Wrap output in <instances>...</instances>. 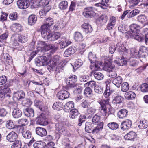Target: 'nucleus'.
Wrapping results in <instances>:
<instances>
[{
	"instance_id": "obj_1",
	"label": "nucleus",
	"mask_w": 148,
	"mask_h": 148,
	"mask_svg": "<svg viewBox=\"0 0 148 148\" xmlns=\"http://www.w3.org/2000/svg\"><path fill=\"white\" fill-rule=\"evenodd\" d=\"M116 48L119 51L120 56H118L117 59H119V65L122 66L126 64L127 63V61L125 58L127 54L128 53V50L125 47L123 44L120 43L117 44Z\"/></svg>"
},
{
	"instance_id": "obj_2",
	"label": "nucleus",
	"mask_w": 148,
	"mask_h": 148,
	"mask_svg": "<svg viewBox=\"0 0 148 148\" xmlns=\"http://www.w3.org/2000/svg\"><path fill=\"white\" fill-rule=\"evenodd\" d=\"M18 104L16 102L12 103L11 104V107L13 110L12 112V115L15 118H18L22 115L21 110L17 108Z\"/></svg>"
},
{
	"instance_id": "obj_3",
	"label": "nucleus",
	"mask_w": 148,
	"mask_h": 148,
	"mask_svg": "<svg viewBox=\"0 0 148 148\" xmlns=\"http://www.w3.org/2000/svg\"><path fill=\"white\" fill-rule=\"evenodd\" d=\"M95 8L92 7H88L85 8L82 14L84 16L87 18H90L94 16L96 13Z\"/></svg>"
},
{
	"instance_id": "obj_4",
	"label": "nucleus",
	"mask_w": 148,
	"mask_h": 148,
	"mask_svg": "<svg viewBox=\"0 0 148 148\" xmlns=\"http://www.w3.org/2000/svg\"><path fill=\"white\" fill-rule=\"evenodd\" d=\"M124 100V98L123 97L120 95H117L114 97L112 103L115 105V108L118 109L122 107Z\"/></svg>"
},
{
	"instance_id": "obj_5",
	"label": "nucleus",
	"mask_w": 148,
	"mask_h": 148,
	"mask_svg": "<svg viewBox=\"0 0 148 148\" xmlns=\"http://www.w3.org/2000/svg\"><path fill=\"white\" fill-rule=\"evenodd\" d=\"M35 64L38 66H46L48 64L47 58L45 56H42L38 58H36Z\"/></svg>"
},
{
	"instance_id": "obj_6",
	"label": "nucleus",
	"mask_w": 148,
	"mask_h": 148,
	"mask_svg": "<svg viewBox=\"0 0 148 148\" xmlns=\"http://www.w3.org/2000/svg\"><path fill=\"white\" fill-rule=\"evenodd\" d=\"M77 80V77L75 75H70L65 79V81L68 85L70 86L71 87H75L77 85L75 82Z\"/></svg>"
},
{
	"instance_id": "obj_7",
	"label": "nucleus",
	"mask_w": 148,
	"mask_h": 148,
	"mask_svg": "<svg viewBox=\"0 0 148 148\" xmlns=\"http://www.w3.org/2000/svg\"><path fill=\"white\" fill-rule=\"evenodd\" d=\"M25 97V93L22 90L14 92L13 99L15 101L21 100L24 98Z\"/></svg>"
},
{
	"instance_id": "obj_8",
	"label": "nucleus",
	"mask_w": 148,
	"mask_h": 148,
	"mask_svg": "<svg viewBox=\"0 0 148 148\" xmlns=\"http://www.w3.org/2000/svg\"><path fill=\"white\" fill-rule=\"evenodd\" d=\"M84 95L86 97L92 100L95 99V96L92 93V90L90 87H87L84 90Z\"/></svg>"
},
{
	"instance_id": "obj_9",
	"label": "nucleus",
	"mask_w": 148,
	"mask_h": 148,
	"mask_svg": "<svg viewBox=\"0 0 148 148\" xmlns=\"http://www.w3.org/2000/svg\"><path fill=\"white\" fill-rule=\"evenodd\" d=\"M132 125L131 121L129 119H126L121 123V129L123 131L129 129L131 127Z\"/></svg>"
},
{
	"instance_id": "obj_10",
	"label": "nucleus",
	"mask_w": 148,
	"mask_h": 148,
	"mask_svg": "<svg viewBox=\"0 0 148 148\" xmlns=\"http://www.w3.org/2000/svg\"><path fill=\"white\" fill-rule=\"evenodd\" d=\"M69 93L65 90H61L58 92L57 94V97L59 99L64 100L68 98Z\"/></svg>"
},
{
	"instance_id": "obj_11",
	"label": "nucleus",
	"mask_w": 148,
	"mask_h": 148,
	"mask_svg": "<svg viewBox=\"0 0 148 148\" xmlns=\"http://www.w3.org/2000/svg\"><path fill=\"white\" fill-rule=\"evenodd\" d=\"M35 130L36 134L41 137H44L47 135V131L44 128L38 127L36 128Z\"/></svg>"
},
{
	"instance_id": "obj_12",
	"label": "nucleus",
	"mask_w": 148,
	"mask_h": 148,
	"mask_svg": "<svg viewBox=\"0 0 148 148\" xmlns=\"http://www.w3.org/2000/svg\"><path fill=\"white\" fill-rule=\"evenodd\" d=\"M17 134L13 131L9 133L6 136L7 139L10 142H13L17 138Z\"/></svg>"
},
{
	"instance_id": "obj_13",
	"label": "nucleus",
	"mask_w": 148,
	"mask_h": 148,
	"mask_svg": "<svg viewBox=\"0 0 148 148\" xmlns=\"http://www.w3.org/2000/svg\"><path fill=\"white\" fill-rule=\"evenodd\" d=\"M139 51L141 57L145 58L148 55V50L147 48L144 46H142L140 47Z\"/></svg>"
},
{
	"instance_id": "obj_14",
	"label": "nucleus",
	"mask_w": 148,
	"mask_h": 148,
	"mask_svg": "<svg viewBox=\"0 0 148 148\" xmlns=\"http://www.w3.org/2000/svg\"><path fill=\"white\" fill-rule=\"evenodd\" d=\"M17 4L19 8L21 9H26L29 6L28 3H27L25 0H18L17 2Z\"/></svg>"
},
{
	"instance_id": "obj_15",
	"label": "nucleus",
	"mask_w": 148,
	"mask_h": 148,
	"mask_svg": "<svg viewBox=\"0 0 148 148\" xmlns=\"http://www.w3.org/2000/svg\"><path fill=\"white\" fill-rule=\"evenodd\" d=\"M24 114L28 117H33L34 116V110L31 108H27L23 110Z\"/></svg>"
},
{
	"instance_id": "obj_16",
	"label": "nucleus",
	"mask_w": 148,
	"mask_h": 148,
	"mask_svg": "<svg viewBox=\"0 0 148 148\" xmlns=\"http://www.w3.org/2000/svg\"><path fill=\"white\" fill-rule=\"evenodd\" d=\"M138 126L140 129H145L148 126V121L145 119L141 120L138 123Z\"/></svg>"
},
{
	"instance_id": "obj_17",
	"label": "nucleus",
	"mask_w": 148,
	"mask_h": 148,
	"mask_svg": "<svg viewBox=\"0 0 148 148\" xmlns=\"http://www.w3.org/2000/svg\"><path fill=\"white\" fill-rule=\"evenodd\" d=\"M21 129L22 131L21 132L22 136L25 139H29L32 137V133L28 130H24L23 127H21Z\"/></svg>"
},
{
	"instance_id": "obj_18",
	"label": "nucleus",
	"mask_w": 148,
	"mask_h": 148,
	"mask_svg": "<svg viewBox=\"0 0 148 148\" xmlns=\"http://www.w3.org/2000/svg\"><path fill=\"white\" fill-rule=\"evenodd\" d=\"M41 34L42 37L45 39L49 40L52 36L51 32L50 29H47V30L45 31V32H41Z\"/></svg>"
},
{
	"instance_id": "obj_19",
	"label": "nucleus",
	"mask_w": 148,
	"mask_h": 148,
	"mask_svg": "<svg viewBox=\"0 0 148 148\" xmlns=\"http://www.w3.org/2000/svg\"><path fill=\"white\" fill-rule=\"evenodd\" d=\"M74 107V103L72 101L67 103L64 106V110L66 112H69Z\"/></svg>"
},
{
	"instance_id": "obj_20",
	"label": "nucleus",
	"mask_w": 148,
	"mask_h": 148,
	"mask_svg": "<svg viewBox=\"0 0 148 148\" xmlns=\"http://www.w3.org/2000/svg\"><path fill=\"white\" fill-rule=\"evenodd\" d=\"M136 136V134L135 132L131 131L125 136L124 138L126 140H133Z\"/></svg>"
},
{
	"instance_id": "obj_21",
	"label": "nucleus",
	"mask_w": 148,
	"mask_h": 148,
	"mask_svg": "<svg viewBox=\"0 0 148 148\" xmlns=\"http://www.w3.org/2000/svg\"><path fill=\"white\" fill-rule=\"evenodd\" d=\"M123 79L120 76H118L114 79L112 83L118 88H119L122 83Z\"/></svg>"
},
{
	"instance_id": "obj_22",
	"label": "nucleus",
	"mask_w": 148,
	"mask_h": 148,
	"mask_svg": "<svg viewBox=\"0 0 148 148\" xmlns=\"http://www.w3.org/2000/svg\"><path fill=\"white\" fill-rule=\"evenodd\" d=\"M37 20V18L36 15H31L28 18V24L30 26L33 25L35 23Z\"/></svg>"
},
{
	"instance_id": "obj_23",
	"label": "nucleus",
	"mask_w": 148,
	"mask_h": 148,
	"mask_svg": "<svg viewBox=\"0 0 148 148\" xmlns=\"http://www.w3.org/2000/svg\"><path fill=\"white\" fill-rule=\"evenodd\" d=\"M2 59H3L4 61L8 64H12V60L11 56L7 53H5L3 54L2 57Z\"/></svg>"
},
{
	"instance_id": "obj_24",
	"label": "nucleus",
	"mask_w": 148,
	"mask_h": 148,
	"mask_svg": "<svg viewBox=\"0 0 148 148\" xmlns=\"http://www.w3.org/2000/svg\"><path fill=\"white\" fill-rule=\"evenodd\" d=\"M69 116L70 119H73L77 118L79 114V112L76 109H73L70 111Z\"/></svg>"
},
{
	"instance_id": "obj_25",
	"label": "nucleus",
	"mask_w": 148,
	"mask_h": 148,
	"mask_svg": "<svg viewBox=\"0 0 148 148\" xmlns=\"http://www.w3.org/2000/svg\"><path fill=\"white\" fill-rule=\"evenodd\" d=\"M128 113V111L125 109L120 110L118 112L117 115L119 118L123 119L125 117Z\"/></svg>"
},
{
	"instance_id": "obj_26",
	"label": "nucleus",
	"mask_w": 148,
	"mask_h": 148,
	"mask_svg": "<svg viewBox=\"0 0 148 148\" xmlns=\"http://www.w3.org/2000/svg\"><path fill=\"white\" fill-rule=\"evenodd\" d=\"M132 38L137 40L139 42H142L144 41L145 37L142 35L137 34L136 33L132 34Z\"/></svg>"
},
{
	"instance_id": "obj_27",
	"label": "nucleus",
	"mask_w": 148,
	"mask_h": 148,
	"mask_svg": "<svg viewBox=\"0 0 148 148\" xmlns=\"http://www.w3.org/2000/svg\"><path fill=\"white\" fill-rule=\"evenodd\" d=\"M81 27L84 29L85 32L86 33L91 32L92 31L91 25L87 23L82 25Z\"/></svg>"
},
{
	"instance_id": "obj_28",
	"label": "nucleus",
	"mask_w": 148,
	"mask_h": 148,
	"mask_svg": "<svg viewBox=\"0 0 148 148\" xmlns=\"http://www.w3.org/2000/svg\"><path fill=\"white\" fill-rule=\"evenodd\" d=\"M116 71V69L114 66H112V68L108 71V75L109 77L112 78L116 77L117 75Z\"/></svg>"
},
{
	"instance_id": "obj_29",
	"label": "nucleus",
	"mask_w": 148,
	"mask_h": 148,
	"mask_svg": "<svg viewBox=\"0 0 148 148\" xmlns=\"http://www.w3.org/2000/svg\"><path fill=\"white\" fill-rule=\"evenodd\" d=\"M75 51V49L73 48L72 47H70L65 51L64 56L65 57H68L71 54H74Z\"/></svg>"
},
{
	"instance_id": "obj_30",
	"label": "nucleus",
	"mask_w": 148,
	"mask_h": 148,
	"mask_svg": "<svg viewBox=\"0 0 148 148\" xmlns=\"http://www.w3.org/2000/svg\"><path fill=\"white\" fill-rule=\"evenodd\" d=\"M130 31L131 34H132L131 32L132 33H135L138 30L140 29V27L139 25H138L136 24H133L131 25L130 26Z\"/></svg>"
},
{
	"instance_id": "obj_31",
	"label": "nucleus",
	"mask_w": 148,
	"mask_h": 148,
	"mask_svg": "<svg viewBox=\"0 0 148 148\" xmlns=\"http://www.w3.org/2000/svg\"><path fill=\"white\" fill-rule=\"evenodd\" d=\"M10 89L7 87L5 88H0V98H2L4 97L6 94L9 92Z\"/></svg>"
},
{
	"instance_id": "obj_32",
	"label": "nucleus",
	"mask_w": 148,
	"mask_h": 148,
	"mask_svg": "<svg viewBox=\"0 0 148 148\" xmlns=\"http://www.w3.org/2000/svg\"><path fill=\"white\" fill-rule=\"evenodd\" d=\"M136 96L135 94L133 92H129L125 93V97L127 99L130 100L134 99Z\"/></svg>"
},
{
	"instance_id": "obj_33",
	"label": "nucleus",
	"mask_w": 148,
	"mask_h": 148,
	"mask_svg": "<svg viewBox=\"0 0 148 148\" xmlns=\"http://www.w3.org/2000/svg\"><path fill=\"white\" fill-rule=\"evenodd\" d=\"M103 123L102 122H100L97 125L94 129L92 130V132L93 134H97L101 130L103 127Z\"/></svg>"
},
{
	"instance_id": "obj_34",
	"label": "nucleus",
	"mask_w": 148,
	"mask_h": 148,
	"mask_svg": "<svg viewBox=\"0 0 148 148\" xmlns=\"http://www.w3.org/2000/svg\"><path fill=\"white\" fill-rule=\"evenodd\" d=\"M92 124L90 122H87L85 123V131L88 133H91L92 131Z\"/></svg>"
},
{
	"instance_id": "obj_35",
	"label": "nucleus",
	"mask_w": 148,
	"mask_h": 148,
	"mask_svg": "<svg viewBox=\"0 0 148 148\" xmlns=\"http://www.w3.org/2000/svg\"><path fill=\"white\" fill-rule=\"evenodd\" d=\"M107 126L112 130H116L118 128L119 125L115 122L110 123L107 124Z\"/></svg>"
},
{
	"instance_id": "obj_36",
	"label": "nucleus",
	"mask_w": 148,
	"mask_h": 148,
	"mask_svg": "<svg viewBox=\"0 0 148 148\" xmlns=\"http://www.w3.org/2000/svg\"><path fill=\"white\" fill-rule=\"evenodd\" d=\"M83 36L82 34L79 32H76L74 35V39L77 42L82 41Z\"/></svg>"
},
{
	"instance_id": "obj_37",
	"label": "nucleus",
	"mask_w": 148,
	"mask_h": 148,
	"mask_svg": "<svg viewBox=\"0 0 148 148\" xmlns=\"http://www.w3.org/2000/svg\"><path fill=\"white\" fill-rule=\"evenodd\" d=\"M83 62L80 59L76 60L74 62L73 68L74 70H76L79 68L82 64Z\"/></svg>"
},
{
	"instance_id": "obj_38",
	"label": "nucleus",
	"mask_w": 148,
	"mask_h": 148,
	"mask_svg": "<svg viewBox=\"0 0 148 148\" xmlns=\"http://www.w3.org/2000/svg\"><path fill=\"white\" fill-rule=\"evenodd\" d=\"M138 21L142 24H144L147 20V18L144 15H140L138 16L137 18Z\"/></svg>"
},
{
	"instance_id": "obj_39",
	"label": "nucleus",
	"mask_w": 148,
	"mask_h": 148,
	"mask_svg": "<svg viewBox=\"0 0 148 148\" xmlns=\"http://www.w3.org/2000/svg\"><path fill=\"white\" fill-rule=\"evenodd\" d=\"M56 130L60 133H64V130L63 128V125L62 123H57L55 125Z\"/></svg>"
},
{
	"instance_id": "obj_40",
	"label": "nucleus",
	"mask_w": 148,
	"mask_h": 148,
	"mask_svg": "<svg viewBox=\"0 0 148 148\" xmlns=\"http://www.w3.org/2000/svg\"><path fill=\"white\" fill-rule=\"evenodd\" d=\"M68 3L66 1H61L59 4L58 6L61 10H64L66 9L68 7Z\"/></svg>"
},
{
	"instance_id": "obj_41",
	"label": "nucleus",
	"mask_w": 148,
	"mask_h": 148,
	"mask_svg": "<svg viewBox=\"0 0 148 148\" xmlns=\"http://www.w3.org/2000/svg\"><path fill=\"white\" fill-rule=\"evenodd\" d=\"M121 85V90L123 92L127 91L129 88V86L128 83L124 82L122 83Z\"/></svg>"
},
{
	"instance_id": "obj_42",
	"label": "nucleus",
	"mask_w": 148,
	"mask_h": 148,
	"mask_svg": "<svg viewBox=\"0 0 148 148\" xmlns=\"http://www.w3.org/2000/svg\"><path fill=\"white\" fill-rule=\"evenodd\" d=\"M71 41L68 40H66L61 42L59 43L60 44V48L61 49H62L65 48L69 45L71 43Z\"/></svg>"
},
{
	"instance_id": "obj_43",
	"label": "nucleus",
	"mask_w": 148,
	"mask_h": 148,
	"mask_svg": "<svg viewBox=\"0 0 148 148\" xmlns=\"http://www.w3.org/2000/svg\"><path fill=\"white\" fill-rule=\"evenodd\" d=\"M62 106H63L61 103L56 102L54 103L52 107L54 110H59L62 109Z\"/></svg>"
},
{
	"instance_id": "obj_44",
	"label": "nucleus",
	"mask_w": 148,
	"mask_h": 148,
	"mask_svg": "<svg viewBox=\"0 0 148 148\" xmlns=\"http://www.w3.org/2000/svg\"><path fill=\"white\" fill-rule=\"evenodd\" d=\"M17 38L18 41L21 43H24L26 42L27 40V37L24 35L18 36Z\"/></svg>"
},
{
	"instance_id": "obj_45",
	"label": "nucleus",
	"mask_w": 148,
	"mask_h": 148,
	"mask_svg": "<svg viewBox=\"0 0 148 148\" xmlns=\"http://www.w3.org/2000/svg\"><path fill=\"white\" fill-rule=\"evenodd\" d=\"M139 12L137 9L134 10L130 13H128L127 15V17L129 18H131L134 17L135 16L138 14Z\"/></svg>"
},
{
	"instance_id": "obj_46",
	"label": "nucleus",
	"mask_w": 148,
	"mask_h": 148,
	"mask_svg": "<svg viewBox=\"0 0 148 148\" xmlns=\"http://www.w3.org/2000/svg\"><path fill=\"white\" fill-rule=\"evenodd\" d=\"M140 89L143 92H148V84L147 83L143 84L140 86Z\"/></svg>"
},
{
	"instance_id": "obj_47",
	"label": "nucleus",
	"mask_w": 148,
	"mask_h": 148,
	"mask_svg": "<svg viewBox=\"0 0 148 148\" xmlns=\"http://www.w3.org/2000/svg\"><path fill=\"white\" fill-rule=\"evenodd\" d=\"M131 55L132 57L134 58H138L141 57L139 51L135 49H133L131 52Z\"/></svg>"
},
{
	"instance_id": "obj_48",
	"label": "nucleus",
	"mask_w": 148,
	"mask_h": 148,
	"mask_svg": "<svg viewBox=\"0 0 148 148\" xmlns=\"http://www.w3.org/2000/svg\"><path fill=\"white\" fill-rule=\"evenodd\" d=\"M107 18L106 15H102L99 18L98 20L100 22L101 25H103L106 23L107 21Z\"/></svg>"
},
{
	"instance_id": "obj_49",
	"label": "nucleus",
	"mask_w": 148,
	"mask_h": 148,
	"mask_svg": "<svg viewBox=\"0 0 148 148\" xmlns=\"http://www.w3.org/2000/svg\"><path fill=\"white\" fill-rule=\"evenodd\" d=\"M44 144V143L42 141H37L34 144L33 146L34 148H42Z\"/></svg>"
},
{
	"instance_id": "obj_50",
	"label": "nucleus",
	"mask_w": 148,
	"mask_h": 148,
	"mask_svg": "<svg viewBox=\"0 0 148 148\" xmlns=\"http://www.w3.org/2000/svg\"><path fill=\"white\" fill-rule=\"evenodd\" d=\"M35 106L39 108L41 111H42L43 103L42 102L39 100H36L34 101Z\"/></svg>"
},
{
	"instance_id": "obj_51",
	"label": "nucleus",
	"mask_w": 148,
	"mask_h": 148,
	"mask_svg": "<svg viewBox=\"0 0 148 148\" xmlns=\"http://www.w3.org/2000/svg\"><path fill=\"white\" fill-rule=\"evenodd\" d=\"M60 35L61 34L59 32H56L53 34H52L50 40L54 41L58 39L60 37Z\"/></svg>"
},
{
	"instance_id": "obj_52",
	"label": "nucleus",
	"mask_w": 148,
	"mask_h": 148,
	"mask_svg": "<svg viewBox=\"0 0 148 148\" xmlns=\"http://www.w3.org/2000/svg\"><path fill=\"white\" fill-rule=\"evenodd\" d=\"M88 58L91 63H92L93 62L94 63V62H95L96 60L95 55L93 54L91 52H90L88 54Z\"/></svg>"
},
{
	"instance_id": "obj_53",
	"label": "nucleus",
	"mask_w": 148,
	"mask_h": 148,
	"mask_svg": "<svg viewBox=\"0 0 148 148\" xmlns=\"http://www.w3.org/2000/svg\"><path fill=\"white\" fill-rule=\"evenodd\" d=\"M93 75L95 78L97 80H101L103 77V75L99 72H95L93 73Z\"/></svg>"
},
{
	"instance_id": "obj_54",
	"label": "nucleus",
	"mask_w": 148,
	"mask_h": 148,
	"mask_svg": "<svg viewBox=\"0 0 148 148\" xmlns=\"http://www.w3.org/2000/svg\"><path fill=\"white\" fill-rule=\"evenodd\" d=\"M86 117L83 115H81L78 119V125L79 126H81L82 123L85 121Z\"/></svg>"
},
{
	"instance_id": "obj_55",
	"label": "nucleus",
	"mask_w": 148,
	"mask_h": 148,
	"mask_svg": "<svg viewBox=\"0 0 148 148\" xmlns=\"http://www.w3.org/2000/svg\"><path fill=\"white\" fill-rule=\"evenodd\" d=\"M44 21L46 23L50 26L54 23L53 20L51 17H49L45 20Z\"/></svg>"
},
{
	"instance_id": "obj_56",
	"label": "nucleus",
	"mask_w": 148,
	"mask_h": 148,
	"mask_svg": "<svg viewBox=\"0 0 148 148\" xmlns=\"http://www.w3.org/2000/svg\"><path fill=\"white\" fill-rule=\"evenodd\" d=\"M46 43L45 42L41 41H39L38 43L37 46V48L36 49H38L39 51L41 50V49H43L44 46L45 45Z\"/></svg>"
},
{
	"instance_id": "obj_57",
	"label": "nucleus",
	"mask_w": 148,
	"mask_h": 148,
	"mask_svg": "<svg viewBox=\"0 0 148 148\" xmlns=\"http://www.w3.org/2000/svg\"><path fill=\"white\" fill-rule=\"evenodd\" d=\"M6 126V127L9 129H11L14 128V125L13 122L11 120H9L7 121Z\"/></svg>"
},
{
	"instance_id": "obj_58",
	"label": "nucleus",
	"mask_w": 148,
	"mask_h": 148,
	"mask_svg": "<svg viewBox=\"0 0 148 148\" xmlns=\"http://www.w3.org/2000/svg\"><path fill=\"white\" fill-rule=\"evenodd\" d=\"M65 26L64 24L62 22L57 23L54 25V29H62Z\"/></svg>"
},
{
	"instance_id": "obj_59",
	"label": "nucleus",
	"mask_w": 148,
	"mask_h": 148,
	"mask_svg": "<svg viewBox=\"0 0 148 148\" xmlns=\"http://www.w3.org/2000/svg\"><path fill=\"white\" fill-rule=\"evenodd\" d=\"M21 142L17 140L13 143L12 146V148H21Z\"/></svg>"
},
{
	"instance_id": "obj_60",
	"label": "nucleus",
	"mask_w": 148,
	"mask_h": 148,
	"mask_svg": "<svg viewBox=\"0 0 148 148\" xmlns=\"http://www.w3.org/2000/svg\"><path fill=\"white\" fill-rule=\"evenodd\" d=\"M37 121V123L38 124L43 125L45 121V118L43 117L42 115H40L38 118Z\"/></svg>"
},
{
	"instance_id": "obj_61",
	"label": "nucleus",
	"mask_w": 148,
	"mask_h": 148,
	"mask_svg": "<svg viewBox=\"0 0 148 148\" xmlns=\"http://www.w3.org/2000/svg\"><path fill=\"white\" fill-rule=\"evenodd\" d=\"M118 30L123 33H125L127 31L126 27L123 24L120 25L118 27Z\"/></svg>"
},
{
	"instance_id": "obj_62",
	"label": "nucleus",
	"mask_w": 148,
	"mask_h": 148,
	"mask_svg": "<svg viewBox=\"0 0 148 148\" xmlns=\"http://www.w3.org/2000/svg\"><path fill=\"white\" fill-rule=\"evenodd\" d=\"M49 50H51L50 52L52 53H54L58 49V47L54 44H49Z\"/></svg>"
},
{
	"instance_id": "obj_63",
	"label": "nucleus",
	"mask_w": 148,
	"mask_h": 148,
	"mask_svg": "<svg viewBox=\"0 0 148 148\" xmlns=\"http://www.w3.org/2000/svg\"><path fill=\"white\" fill-rule=\"evenodd\" d=\"M85 85L88 86V87H91V88H95L96 86V82L94 81H90L87 83L85 84Z\"/></svg>"
},
{
	"instance_id": "obj_64",
	"label": "nucleus",
	"mask_w": 148,
	"mask_h": 148,
	"mask_svg": "<svg viewBox=\"0 0 148 148\" xmlns=\"http://www.w3.org/2000/svg\"><path fill=\"white\" fill-rule=\"evenodd\" d=\"M99 103L100 105L101 106L106 107V105L109 103V99L101 100L99 101Z\"/></svg>"
}]
</instances>
